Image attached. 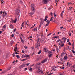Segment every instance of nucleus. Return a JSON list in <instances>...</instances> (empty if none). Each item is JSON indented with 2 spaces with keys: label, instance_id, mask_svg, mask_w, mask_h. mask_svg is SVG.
<instances>
[{
  "label": "nucleus",
  "instance_id": "nucleus-1",
  "mask_svg": "<svg viewBox=\"0 0 75 75\" xmlns=\"http://www.w3.org/2000/svg\"><path fill=\"white\" fill-rule=\"evenodd\" d=\"M16 13L17 15H19V13H20V8L17 9Z\"/></svg>",
  "mask_w": 75,
  "mask_h": 75
},
{
  "label": "nucleus",
  "instance_id": "nucleus-2",
  "mask_svg": "<svg viewBox=\"0 0 75 75\" xmlns=\"http://www.w3.org/2000/svg\"><path fill=\"white\" fill-rule=\"evenodd\" d=\"M48 0H43L42 1V3L43 4H47V3H48Z\"/></svg>",
  "mask_w": 75,
  "mask_h": 75
},
{
  "label": "nucleus",
  "instance_id": "nucleus-3",
  "mask_svg": "<svg viewBox=\"0 0 75 75\" xmlns=\"http://www.w3.org/2000/svg\"><path fill=\"white\" fill-rule=\"evenodd\" d=\"M38 72L39 73V74H41L43 73V71H41V70L40 68H38Z\"/></svg>",
  "mask_w": 75,
  "mask_h": 75
},
{
  "label": "nucleus",
  "instance_id": "nucleus-4",
  "mask_svg": "<svg viewBox=\"0 0 75 75\" xmlns=\"http://www.w3.org/2000/svg\"><path fill=\"white\" fill-rule=\"evenodd\" d=\"M40 42H39L38 43H37L35 45V47L36 48H38V47H40Z\"/></svg>",
  "mask_w": 75,
  "mask_h": 75
},
{
  "label": "nucleus",
  "instance_id": "nucleus-5",
  "mask_svg": "<svg viewBox=\"0 0 75 75\" xmlns=\"http://www.w3.org/2000/svg\"><path fill=\"white\" fill-rule=\"evenodd\" d=\"M25 67V64H24L19 66V68H20V69H21V68H23Z\"/></svg>",
  "mask_w": 75,
  "mask_h": 75
},
{
  "label": "nucleus",
  "instance_id": "nucleus-6",
  "mask_svg": "<svg viewBox=\"0 0 75 75\" xmlns=\"http://www.w3.org/2000/svg\"><path fill=\"white\" fill-rule=\"evenodd\" d=\"M48 18V16H46L45 17V18L44 19V21H47V18Z\"/></svg>",
  "mask_w": 75,
  "mask_h": 75
},
{
  "label": "nucleus",
  "instance_id": "nucleus-7",
  "mask_svg": "<svg viewBox=\"0 0 75 75\" xmlns=\"http://www.w3.org/2000/svg\"><path fill=\"white\" fill-rule=\"evenodd\" d=\"M20 39L21 40V41L22 43H24V40H23V39L21 38V37H20Z\"/></svg>",
  "mask_w": 75,
  "mask_h": 75
},
{
  "label": "nucleus",
  "instance_id": "nucleus-8",
  "mask_svg": "<svg viewBox=\"0 0 75 75\" xmlns=\"http://www.w3.org/2000/svg\"><path fill=\"white\" fill-rule=\"evenodd\" d=\"M44 39L43 38H41L40 39L41 42H44Z\"/></svg>",
  "mask_w": 75,
  "mask_h": 75
},
{
  "label": "nucleus",
  "instance_id": "nucleus-9",
  "mask_svg": "<svg viewBox=\"0 0 75 75\" xmlns=\"http://www.w3.org/2000/svg\"><path fill=\"white\" fill-rule=\"evenodd\" d=\"M31 8H32V11H34L35 10V8H34V7L33 6L32 7H31Z\"/></svg>",
  "mask_w": 75,
  "mask_h": 75
},
{
  "label": "nucleus",
  "instance_id": "nucleus-10",
  "mask_svg": "<svg viewBox=\"0 0 75 75\" xmlns=\"http://www.w3.org/2000/svg\"><path fill=\"white\" fill-rule=\"evenodd\" d=\"M34 14V12H31L29 14H30L29 16H31V15H33V14Z\"/></svg>",
  "mask_w": 75,
  "mask_h": 75
},
{
  "label": "nucleus",
  "instance_id": "nucleus-11",
  "mask_svg": "<svg viewBox=\"0 0 75 75\" xmlns=\"http://www.w3.org/2000/svg\"><path fill=\"white\" fill-rule=\"evenodd\" d=\"M44 51L45 52H48V51L47 50V48L46 47L44 48Z\"/></svg>",
  "mask_w": 75,
  "mask_h": 75
},
{
  "label": "nucleus",
  "instance_id": "nucleus-12",
  "mask_svg": "<svg viewBox=\"0 0 75 75\" xmlns=\"http://www.w3.org/2000/svg\"><path fill=\"white\" fill-rule=\"evenodd\" d=\"M40 38H38L36 40L37 41V43H38V42H39V41H40Z\"/></svg>",
  "mask_w": 75,
  "mask_h": 75
},
{
  "label": "nucleus",
  "instance_id": "nucleus-13",
  "mask_svg": "<svg viewBox=\"0 0 75 75\" xmlns=\"http://www.w3.org/2000/svg\"><path fill=\"white\" fill-rule=\"evenodd\" d=\"M10 27L11 28H13V26L12 24H11L10 25Z\"/></svg>",
  "mask_w": 75,
  "mask_h": 75
},
{
  "label": "nucleus",
  "instance_id": "nucleus-14",
  "mask_svg": "<svg viewBox=\"0 0 75 75\" xmlns=\"http://www.w3.org/2000/svg\"><path fill=\"white\" fill-rule=\"evenodd\" d=\"M60 42V43H62V41H61V39H59L58 40H57V42Z\"/></svg>",
  "mask_w": 75,
  "mask_h": 75
},
{
  "label": "nucleus",
  "instance_id": "nucleus-15",
  "mask_svg": "<svg viewBox=\"0 0 75 75\" xmlns=\"http://www.w3.org/2000/svg\"><path fill=\"white\" fill-rule=\"evenodd\" d=\"M52 54H50L48 55V56L49 57V58H51V57H52Z\"/></svg>",
  "mask_w": 75,
  "mask_h": 75
},
{
  "label": "nucleus",
  "instance_id": "nucleus-16",
  "mask_svg": "<svg viewBox=\"0 0 75 75\" xmlns=\"http://www.w3.org/2000/svg\"><path fill=\"white\" fill-rule=\"evenodd\" d=\"M13 42H14L13 40H11V42H10V44H11V45H13Z\"/></svg>",
  "mask_w": 75,
  "mask_h": 75
},
{
  "label": "nucleus",
  "instance_id": "nucleus-17",
  "mask_svg": "<svg viewBox=\"0 0 75 75\" xmlns=\"http://www.w3.org/2000/svg\"><path fill=\"white\" fill-rule=\"evenodd\" d=\"M47 52H48V55L52 54H52V52L51 51H49Z\"/></svg>",
  "mask_w": 75,
  "mask_h": 75
},
{
  "label": "nucleus",
  "instance_id": "nucleus-18",
  "mask_svg": "<svg viewBox=\"0 0 75 75\" xmlns=\"http://www.w3.org/2000/svg\"><path fill=\"white\" fill-rule=\"evenodd\" d=\"M24 22H23L22 23V24H21V26L22 27H24Z\"/></svg>",
  "mask_w": 75,
  "mask_h": 75
},
{
  "label": "nucleus",
  "instance_id": "nucleus-19",
  "mask_svg": "<svg viewBox=\"0 0 75 75\" xmlns=\"http://www.w3.org/2000/svg\"><path fill=\"white\" fill-rule=\"evenodd\" d=\"M68 59V57H67V56H66L65 57H64V58L63 59L64 60V59Z\"/></svg>",
  "mask_w": 75,
  "mask_h": 75
},
{
  "label": "nucleus",
  "instance_id": "nucleus-20",
  "mask_svg": "<svg viewBox=\"0 0 75 75\" xmlns=\"http://www.w3.org/2000/svg\"><path fill=\"white\" fill-rule=\"evenodd\" d=\"M4 14L5 13V15L6 16V17H7V13L6 12V11H4Z\"/></svg>",
  "mask_w": 75,
  "mask_h": 75
},
{
  "label": "nucleus",
  "instance_id": "nucleus-21",
  "mask_svg": "<svg viewBox=\"0 0 75 75\" xmlns=\"http://www.w3.org/2000/svg\"><path fill=\"white\" fill-rule=\"evenodd\" d=\"M53 19H54V18L52 17L51 18L50 21H52V20H53Z\"/></svg>",
  "mask_w": 75,
  "mask_h": 75
},
{
  "label": "nucleus",
  "instance_id": "nucleus-22",
  "mask_svg": "<svg viewBox=\"0 0 75 75\" xmlns=\"http://www.w3.org/2000/svg\"><path fill=\"white\" fill-rule=\"evenodd\" d=\"M37 30V27L33 29L32 30H33V31H35V30Z\"/></svg>",
  "mask_w": 75,
  "mask_h": 75
},
{
  "label": "nucleus",
  "instance_id": "nucleus-23",
  "mask_svg": "<svg viewBox=\"0 0 75 75\" xmlns=\"http://www.w3.org/2000/svg\"><path fill=\"white\" fill-rule=\"evenodd\" d=\"M64 13V11H62V13H61V16H62V14H63V13Z\"/></svg>",
  "mask_w": 75,
  "mask_h": 75
},
{
  "label": "nucleus",
  "instance_id": "nucleus-24",
  "mask_svg": "<svg viewBox=\"0 0 75 75\" xmlns=\"http://www.w3.org/2000/svg\"><path fill=\"white\" fill-rule=\"evenodd\" d=\"M44 22H40V25H42V24H44Z\"/></svg>",
  "mask_w": 75,
  "mask_h": 75
},
{
  "label": "nucleus",
  "instance_id": "nucleus-25",
  "mask_svg": "<svg viewBox=\"0 0 75 75\" xmlns=\"http://www.w3.org/2000/svg\"><path fill=\"white\" fill-rule=\"evenodd\" d=\"M17 21V18H16L15 20L14 21V23H16Z\"/></svg>",
  "mask_w": 75,
  "mask_h": 75
},
{
  "label": "nucleus",
  "instance_id": "nucleus-26",
  "mask_svg": "<svg viewBox=\"0 0 75 75\" xmlns=\"http://www.w3.org/2000/svg\"><path fill=\"white\" fill-rule=\"evenodd\" d=\"M19 3H20V4H23V2L22 1H20Z\"/></svg>",
  "mask_w": 75,
  "mask_h": 75
},
{
  "label": "nucleus",
  "instance_id": "nucleus-27",
  "mask_svg": "<svg viewBox=\"0 0 75 75\" xmlns=\"http://www.w3.org/2000/svg\"><path fill=\"white\" fill-rule=\"evenodd\" d=\"M46 22L48 24H50V21L49 20H48L46 21Z\"/></svg>",
  "mask_w": 75,
  "mask_h": 75
},
{
  "label": "nucleus",
  "instance_id": "nucleus-28",
  "mask_svg": "<svg viewBox=\"0 0 75 75\" xmlns=\"http://www.w3.org/2000/svg\"><path fill=\"white\" fill-rule=\"evenodd\" d=\"M2 16H3V17H5V15H4V12H3Z\"/></svg>",
  "mask_w": 75,
  "mask_h": 75
},
{
  "label": "nucleus",
  "instance_id": "nucleus-29",
  "mask_svg": "<svg viewBox=\"0 0 75 75\" xmlns=\"http://www.w3.org/2000/svg\"><path fill=\"white\" fill-rule=\"evenodd\" d=\"M60 68L62 69H64V68H65V67H60Z\"/></svg>",
  "mask_w": 75,
  "mask_h": 75
},
{
  "label": "nucleus",
  "instance_id": "nucleus-30",
  "mask_svg": "<svg viewBox=\"0 0 75 75\" xmlns=\"http://www.w3.org/2000/svg\"><path fill=\"white\" fill-rule=\"evenodd\" d=\"M41 22H44V19L41 18Z\"/></svg>",
  "mask_w": 75,
  "mask_h": 75
},
{
  "label": "nucleus",
  "instance_id": "nucleus-31",
  "mask_svg": "<svg viewBox=\"0 0 75 75\" xmlns=\"http://www.w3.org/2000/svg\"><path fill=\"white\" fill-rule=\"evenodd\" d=\"M41 50H40L39 51V52H38V54H41Z\"/></svg>",
  "mask_w": 75,
  "mask_h": 75
},
{
  "label": "nucleus",
  "instance_id": "nucleus-32",
  "mask_svg": "<svg viewBox=\"0 0 75 75\" xmlns=\"http://www.w3.org/2000/svg\"><path fill=\"white\" fill-rule=\"evenodd\" d=\"M32 69H33V68H30L29 70V71H30V72H32Z\"/></svg>",
  "mask_w": 75,
  "mask_h": 75
},
{
  "label": "nucleus",
  "instance_id": "nucleus-33",
  "mask_svg": "<svg viewBox=\"0 0 75 75\" xmlns=\"http://www.w3.org/2000/svg\"><path fill=\"white\" fill-rule=\"evenodd\" d=\"M43 61H44V62H46V61H47V59H45Z\"/></svg>",
  "mask_w": 75,
  "mask_h": 75
},
{
  "label": "nucleus",
  "instance_id": "nucleus-34",
  "mask_svg": "<svg viewBox=\"0 0 75 75\" xmlns=\"http://www.w3.org/2000/svg\"><path fill=\"white\" fill-rule=\"evenodd\" d=\"M41 25H40L39 26V28H38V29H39V30H40V28H41Z\"/></svg>",
  "mask_w": 75,
  "mask_h": 75
},
{
  "label": "nucleus",
  "instance_id": "nucleus-35",
  "mask_svg": "<svg viewBox=\"0 0 75 75\" xmlns=\"http://www.w3.org/2000/svg\"><path fill=\"white\" fill-rule=\"evenodd\" d=\"M71 68H73L75 69V65H74L72 66H71Z\"/></svg>",
  "mask_w": 75,
  "mask_h": 75
},
{
  "label": "nucleus",
  "instance_id": "nucleus-36",
  "mask_svg": "<svg viewBox=\"0 0 75 75\" xmlns=\"http://www.w3.org/2000/svg\"><path fill=\"white\" fill-rule=\"evenodd\" d=\"M12 55L13 57H15V52H14L13 54H12Z\"/></svg>",
  "mask_w": 75,
  "mask_h": 75
},
{
  "label": "nucleus",
  "instance_id": "nucleus-37",
  "mask_svg": "<svg viewBox=\"0 0 75 75\" xmlns=\"http://www.w3.org/2000/svg\"><path fill=\"white\" fill-rule=\"evenodd\" d=\"M15 54H19L17 52H16V50H15Z\"/></svg>",
  "mask_w": 75,
  "mask_h": 75
},
{
  "label": "nucleus",
  "instance_id": "nucleus-38",
  "mask_svg": "<svg viewBox=\"0 0 75 75\" xmlns=\"http://www.w3.org/2000/svg\"><path fill=\"white\" fill-rule=\"evenodd\" d=\"M25 25H27V21H25Z\"/></svg>",
  "mask_w": 75,
  "mask_h": 75
},
{
  "label": "nucleus",
  "instance_id": "nucleus-39",
  "mask_svg": "<svg viewBox=\"0 0 75 75\" xmlns=\"http://www.w3.org/2000/svg\"><path fill=\"white\" fill-rule=\"evenodd\" d=\"M67 38H65L64 40V42H65V40H66V39Z\"/></svg>",
  "mask_w": 75,
  "mask_h": 75
},
{
  "label": "nucleus",
  "instance_id": "nucleus-40",
  "mask_svg": "<svg viewBox=\"0 0 75 75\" xmlns=\"http://www.w3.org/2000/svg\"><path fill=\"white\" fill-rule=\"evenodd\" d=\"M71 52H73V53H75V52L74 50H71Z\"/></svg>",
  "mask_w": 75,
  "mask_h": 75
},
{
  "label": "nucleus",
  "instance_id": "nucleus-41",
  "mask_svg": "<svg viewBox=\"0 0 75 75\" xmlns=\"http://www.w3.org/2000/svg\"><path fill=\"white\" fill-rule=\"evenodd\" d=\"M49 23H48L46 24V25L45 26V27H47V26H48V25H49Z\"/></svg>",
  "mask_w": 75,
  "mask_h": 75
},
{
  "label": "nucleus",
  "instance_id": "nucleus-42",
  "mask_svg": "<svg viewBox=\"0 0 75 75\" xmlns=\"http://www.w3.org/2000/svg\"><path fill=\"white\" fill-rule=\"evenodd\" d=\"M69 37L71 36V33H69Z\"/></svg>",
  "mask_w": 75,
  "mask_h": 75
},
{
  "label": "nucleus",
  "instance_id": "nucleus-43",
  "mask_svg": "<svg viewBox=\"0 0 75 75\" xmlns=\"http://www.w3.org/2000/svg\"><path fill=\"white\" fill-rule=\"evenodd\" d=\"M14 50L15 51V50L16 51V52H18V50H17V49H14Z\"/></svg>",
  "mask_w": 75,
  "mask_h": 75
},
{
  "label": "nucleus",
  "instance_id": "nucleus-44",
  "mask_svg": "<svg viewBox=\"0 0 75 75\" xmlns=\"http://www.w3.org/2000/svg\"><path fill=\"white\" fill-rule=\"evenodd\" d=\"M16 57L17 58H20V57H19V55H17L16 56Z\"/></svg>",
  "mask_w": 75,
  "mask_h": 75
},
{
  "label": "nucleus",
  "instance_id": "nucleus-45",
  "mask_svg": "<svg viewBox=\"0 0 75 75\" xmlns=\"http://www.w3.org/2000/svg\"><path fill=\"white\" fill-rule=\"evenodd\" d=\"M60 61H64V59L61 58L60 59Z\"/></svg>",
  "mask_w": 75,
  "mask_h": 75
},
{
  "label": "nucleus",
  "instance_id": "nucleus-46",
  "mask_svg": "<svg viewBox=\"0 0 75 75\" xmlns=\"http://www.w3.org/2000/svg\"><path fill=\"white\" fill-rule=\"evenodd\" d=\"M69 57H73V56L72 55V54H71L70 55H69Z\"/></svg>",
  "mask_w": 75,
  "mask_h": 75
},
{
  "label": "nucleus",
  "instance_id": "nucleus-47",
  "mask_svg": "<svg viewBox=\"0 0 75 75\" xmlns=\"http://www.w3.org/2000/svg\"><path fill=\"white\" fill-rule=\"evenodd\" d=\"M38 60H39V58H37L36 59V61H38Z\"/></svg>",
  "mask_w": 75,
  "mask_h": 75
},
{
  "label": "nucleus",
  "instance_id": "nucleus-48",
  "mask_svg": "<svg viewBox=\"0 0 75 75\" xmlns=\"http://www.w3.org/2000/svg\"><path fill=\"white\" fill-rule=\"evenodd\" d=\"M51 7H50L48 8V10H51Z\"/></svg>",
  "mask_w": 75,
  "mask_h": 75
},
{
  "label": "nucleus",
  "instance_id": "nucleus-49",
  "mask_svg": "<svg viewBox=\"0 0 75 75\" xmlns=\"http://www.w3.org/2000/svg\"><path fill=\"white\" fill-rule=\"evenodd\" d=\"M30 65V63H28V64H27L26 65V66H28V65Z\"/></svg>",
  "mask_w": 75,
  "mask_h": 75
},
{
  "label": "nucleus",
  "instance_id": "nucleus-50",
  "mask_svg": "<svg viewBox=\"0 0 75 75\" xmlns=\"http://www.w3.org/2000/svg\"><path fill=\"white\" fill-rule=\"evenodd\" d=\"M24 47L25 48V49H27V47L26 46H25Z\"/></svg>",
  "mask_w": 75,
  "mask_h": 75
},
{
  "label": "nucleus",
  "instance_id": "nucleus-51",
  "mask_svg": "<svg viewBox=\"0 0 75 75\" xmlns=\"http://www.w3.org/2000/svg\"><path fill=\"white\" fill-rule=\"evenodd\" d=\"M26 70H27V68H25L24 71H26Z\"/></svg>",
  "mask_w": 75,
  "mask_h": 75
},
{
  "label": "nucleus",
  "instance_id": "nucleus-52",
  "mask_svg": "<svg viewBox=\"0 0 75 75\" xmlns=\"http://www.w3.org/2000/svg\"><path fill=\"white\" fill-rule=\"evenodd\" d=\"M11 36L12 37H14V34H13L12 35H11Z\"/></svg>",
  "mask_w": 75,
  "mask_h": 75
},
{
  "label": "nucleus",
  "instance_id": "nucleus-53",
  "mask_svg": "<svg viewBox=\"0 0 75 75\" xmlns=\"http://www.w3.org/2000/svg\"><path fill=\"white\" fill-rule=\"evenodd\" d=\"M56 51H57V52H58V50H59L57 48V49H56Z\"/></svg>",
  "mask_w": 75,
  "mask_h": 75
},
{
  "label": "nucleus",
  "instance_id": "nucleus-54",
  "mask_svg": "<svg viewBox=\"0 0 75 75\" xmlns=\"http://www.w3.org/2000/svg\"><path fill=\"white\" fill-rule=\"evenodd\" d=\"M71 20H72V19H71L69 20L68 21V22H70L71 21Z\"/></svg>",
  "mask_w": 75,
  "mask_h": 75
},
{
  "label": "nucleus",
  "instance_id": "nucleus-55",
  "mask_svg": "<svg viewBox=\"0 0 75 75\" xmlns=\"http://www.w3.org/2000/svg\"><path fill=\"white\" fill-rule=\"evenodd\" d=\"M63 46H64V43H63L62 44V45H61L62 47H63Z\"/></svg>",
  "mask_w": 75,
  "mask_h": 75
},
{
  "label": "nucleus",
  "instance_id": "nucleus-56",
  "mask_svg": "<svg viewBox=\"0 0 75 75\" xmlns=\"http://www.w3.org/2000/svg\"><path fill=\"white\" fill-rule=\"evenodd\" d=\"M30 56V55H26V58H28V57H29Z\"/></svg>",
  "mask_w": 75,
  "mask_h": 75
},
{
  "label": "nucleus",
  "instance_id": "nucleus-57",
  "mask_svg": "<svg viewBox=\"0 0 75 75\" xmlns=\"http://www.w3.org/2000/svg\"><path fill=\"white\" fill-rule=\"evenodd\" d=\"M44 62H44V61L43 60V61H42L41 63H42V64H44Z\"/></svg>",
  "mask_w": 75,
  "mask_h": 75
},
{
  "label": "nucleus",
  "instance_id": "nucleus-58",
  "mask_svg": "<svg viewBox=\"0 0 75 75\" xmlns=\"http://www.w3.org/2000/svg\"><path fill=\"white\" fill-rule=\"evenodd\" d=\"M69 39H68L67 40V42H69Z\"/></svg>",
  "mask_w": 75,
  "mask_h": 75
},
{
  "label": "nucleus",
  "instance_id": "nucleus-59",
  "mask_svg": "<svg viewBox=\"0 0 75 75\" xmlns=\"http://www.w3.org/2000/svg\"><path fill=\"white\" fill-rule=\"evenodd\" d=\"M6 28V26L5 25H4L3 27V28Z\"/></svg>",
  "mask_w": 75,
  "mask_h": 75
},
{
  "label": "nucleus",
  "instance_id": "nucleus-60",
  "mask_svg": "<svg viewBox=\"0 0 75 75\" xmlns=\"http://www.w3.org/2000/svg\"><path fill=\"white\" fill-rule=\"evenodd\" d=\"M0 14H3V11H0Z\"/></svg>",
  "mask_w": 75,
  "mask_h": 75
},
{
  "label": "nucleus",
  "instance_id": "nucleus-61",
  "mask_svg": "<svg viewBox=\"0 0 75 75\" xmlns=\"http://www.w3.org/2000/svg\"><path fill=\"white\" fill-rule=\"evenodd\" d=\"M69 44L70 45H71V43H70V42H69Z\"/></svg>",
  "mask_w": 75,
  "mask_h": 75
},
{
  "label": "nucleus",
  "instance_id": "nucleus-62",
  "mask_svg": "<svg viewBox=\"0 0 75 75\" xmlns=\"http://www.w3.org/2000/svg\"><path fill=\"white\" fill-rule=\"evenodd\" d=\"M54 67H52V70H54Z\"/></svg>",
  "mask_w": 75,
  "mask_h": 75
},
{
  "label": "nucleus",
  "instance_id": "nucleus-63",
  "mask_svg": "<svg viewBox=\"0 0 75 75\" xmlns=\"http://www.w3.org/2000/svg\"><path fill=\"white\" fill-rule=\"evenodd\" d=\"M57 38L58 39H59V37L58 35L57 36Z\"/></svg>",
  "mask_w": 75,
  "mask_h": 75
},
{
  "label": "nucleus",
  "instance_id": "nucleus-64",
  "mask_svg": "<svg viewBox=\"0 0 75 75\" xmlns=\"http://www.w3.org/2000/svg\"><path fill=\"white\" fill-rule=\"evenodd\" d=\"M11 23H14V21L13 20V19H12V21H11Z\"/></svg>",
  "mask_w": 75,
  "mask_h": 75
}]
</instances>
